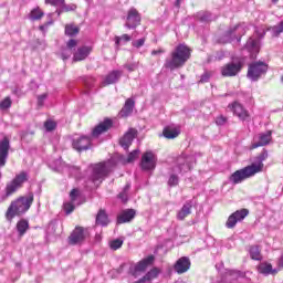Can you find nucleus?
Here are the masks:
<instances>
[{"instance_id": "7c9ffc66", "label": "nucleus", "mask_w": 283, "mask_h": 283, "mask_svg": "<svg viewBox=\"0 0 283 283\" xmlns=\"http://www.w3.org/2000/svg\"><path fill=\"white\" fill-rule=\"evenodd\" d=\"M30 229V223L27 220L22 219L17 223V231L20 237L25 235V232Z\"/></svg>"}, {"instance_id": "49530a36", "label": "nucleus", "mask_w": 283, "mask_h": 283, "mask_svg": "<svg viewBox=\"0 0 283 283\" xmlns=\"http://www.w3.org/2000/svg\"><path fill=\"white\" fill-rule=\"evenodd\" d=\"M138 62H133L130 64H125L126 70H128V72H136V70H138Z\"/></svg>"}, {"instance_id": "052dcab7", "label": "nucleus", "mask_w": 283, "mask_h": 283, "mask_svg": "<svg viewBox=\"0 0 283 283\" xmlns=\"http://www.w3.org/2000/svg\"><path fill=\"white\" fill-rule=\"evenodd\" d=\"M156 54H163V50H154L151 51V55L156 56Z\"/></svg>"}, {"instance_id": "9d476101", "label": "nucleus", "mask_w": 283, "mask_h": 283, "mask_svg": "<svg viewBox=\"0 0 283 283\" xmlns=\"http://www.w3.org/2000/svg\"><path fill=\"white\" fill-rule=\"evenodd\" d=\"M149 264H154V255H149L146 259L136 263L135 265H132L129 268L128 273H129V275H133V277H138V273H145V271H147V266H149Z\"/></svg>"}, {"instance_id": "c85d7f7f", "label": "nucleus", "mask_w": 283, "mask_h": 283, "mask_svg": "<svg viewBox=\"0 0 283 283\" xmlns=\"http://www.w3.org/2000/svg\"><path fill=\"white\" fill-rule=\"evenodd\" d=\"M163 134H164L165 138L174 139V138H178V136H180V130H178L177 128H171V127L167 126L166 128H164Z\"/></svg>"}, {"instance_id": "b1692460", "label": "nucleus", "mask_w": 283, "mask_h": 283, "mask_svg": "<svg viewBox=\"0 0 283 283\" xmlns=\"http://www.w3.org/2000/svg\"><path fill=\"white\" fill-rule=\"evenodd\" d=\"M191 209H193V201H186L182 208L177 213V219L185 220L187 216H191Z\"/></svg>"}, {"instance_id": "bf43d9fd", "label": "nucleus", "mask_w": 283, "mask_h": 283, "mask_svg": "<svg viewBox=\"0 0 283 283\" xmlns=\"http://www.w3.org/2000/svg\"><path fill=\"white\" fill-rule=\"evenodd\" d=\"M49 25H52V22H46L45 24L40 25V30H48Z\"/></svg>"}, {"instance_id": "4468645a", "label": "nucleus", "mask_w": 283, "mask_h": 283, "mask_svg": "<svg viewBox=\"0 0 283 283\" xmlns=\"http://www.w3.org/2000/svg\"><path fill=\"white\" fill-rule=\"evenodd\" d=\"M140 25V13H138V10L132 8L128 11L125 28H128V30H134Z\"/></svg>"}, {"instance_id": "6ab92c4d", "label": "nucleus", "mask_w": 283, "mask_h": 283, "mask_svg": "<svg viewBox=\"0 0 283 283\" xmlns=\"http://www.w3.org/2000/svg\"><path fill=\"white\" fill-rule=\"evenodd\" d=\"M85 240V230L83 227H76L69 237V244H81Z\"/></svg>"}, {"instance_id": "58836bf2", "label": "nucleus", "mask_w": 283, "mask_h": 283, "mask_svg": "<svg viewBox=\"0 0 283 283\" xmlns=\"http://www.w3.org/2000/svg\"><path fill=\"white\" fill-rule=\"evenodd\" d=\"M132 185L127 184L124 187V190L118 195V198L122 199V202H127L128 197H127V191H129Z\"/></svg>"}, {"instance_id": "a19ab883", "label": "nucleus", "mask_w": 283, "mask_h": 283, "mask_svg": "<svg viewBox=\"0 0 283 283\" xmlns=\"http://www.w3.org/2000/svg\"><path fill=\"white\" fill-rule=\"evenodd\" d=\"M12 107V99L10 97H6L1 103H0V108L1 109H10Z\"/></svg>"}, {"instance_id": "bb28decb", "label": "nucleus", "mask_w": 283, "mask_h": 283, "mask_svg": "<svg viewBox=\"0 0 283 283\" xmlns=\"http://www.w3.org/2000/svg\"><path fill=\"white\" fill-rule=\"evenodd\" d=\"M120 76H123V72L113 71L106 75L105 80L103 81V85H114V83H118Z\"/></svg>"}, {"instance_id": "7ed1b4c3", "label": "nucleus", "mask_w": 283, "mask_h": 283, "mask_svg": "<svg viewBox=\"0 0 283 283\" xmlns=\"http://www.w3.org/2000/svg\"><path fill=\"white\" fill-rule=\"evenodd\" d=\"M193 156L181 155L177 158L176 165L172 167V174L168 179L169 187H178L180 179L176 174H187V171H191V167H193Z\"/></svg>"}, {"instance_id": "aec40b11", "label": "nucleus", "mask_w": 283, "mask_h": 283, "mask_svg": "<svg viewBox=\"0 0 283 283\" xmlns=\"http://www.w3.org/2000/svg\"><path fill=\"white\" fill-rule=\"evenodd\" d=\"M189 269H191V260H189V258L187 256L180 258L175 264V271L179 275H182V273H187Z\"/></svg>"}, {"instance_id": "4be33fe9", "label": "nucleus", "mask_w": 283, "mask_h": 283, "mask_svg": "<svg viewBox=\"0 0 283 283\" xmlns=\"http://www.w3.org/2000/svg\"><path fill=\"white\" fill-rule=\"evenodd\" d=\"M136 218V210L126 209L117 217V224H125V222H132Z\"/></svg>"}, {"instance_id": "393cba45", "label": "nucleus", "mask_w": 283, "mask_h": 283, "mask_svg": "<svg viewBox=\"0 0 283 283\" xmlns=\"http://www.w3.org/2000/svg\"><path fill=\"white\" fill-rule=\"evenodd\" d=\"M259 273L262 275H276L277 269H273V265L268 262H263L258 266Z\"/></svg>"}, {"instance_id": "1a4fd4ad", "label": "nucleus", "mask_w": 283, "mask_h": 283, "mask_svg": "<svg viewBox=\"0 0 283 283\" xmlns=\"http://www.w3.org/2000/svg\"><path fill=\"white\" fill-rule=\"evenodd\" d=\"M269 66L264 62H254L250 64L248 70V78L252 81H258L262 74H266Z\"/></svg>"}, {"instance_id": "09e8293b", "label": "nucleus", "mask_w": 283, "mask_h": 283, "mask_svg": "<svg viewBox=\"0 0 283 283\" xmlns=\"http://www.w3.org/2000/svg\"><path fill=\"white\" fill-rule=\"evenodd\" d=\"M72 56V50L70 49H64L62 52V59L63 61H67Z\"/></svg>"}, {"instance_id": "338daca9", "label": "nucleus", "mask_w": 283, "mask_h": 283, "mask_svg": "<svg viewBox=\"0 0 283 283\" xmlns=\"http://www.w3.org/2000/svg\"><path fill=\"white\" fill-rule=\"evenodd\" d=\"M179 2H181L182 0H178Z\"/></svg>"}, {"instance_id": "6e6552de", "label": "nucleus", "mask_w": 283, "mask_h": 283, "mask_svg": "<svg viewBox=\"0 0 283 283\" xmlns=\"http://www.w3.org/2000/svg\"><path fill=\"white\" fill-rule=\"evenodd\" d=\"M158 163V157L154 151L148 150L143 154L142 160H140V168L143 171H154L156 169V165Z\"/></svg>"}, {"instance_id": "f8f14e48", "label": "nucleus", "mask_w": 283, "mask_h": 283, "mask_svg": "<svg viewBox=\"0 0 283 283\" xmlns=\"http://www.w3.org/2000/svg\"><path fill=\"white\" fill-rule=\"evenodd\" d=\"M247 216H249V209L243 208L241 210H237L235 212L229 216L226 222L227 229H233L238 224V222H242V220H244Z\"/></svg>"}, {"instance_id": "e433bc0d", "label": "nucleus", "mask_w": 283, "mask_h": 283, "mask_svg": "<svg viewBox=\"0 0 283 283\" xmlns=\"http://www.w3.org/2000/svg\"><path fill=\"white\" fill-rule=\"evenodd\" d=\"M269 158V151L266 150H263L259 156H258V163H253L251 165H261L262 166V169H264V160Z\"/></svg>"}, {"instance_id": "79ce46f5", "label": "nucleus", "mask_w": 283, "mask_h": 283, "mask_svg": "<svg viewBox=\"0 0 283 283\" xmlns=\"http://www.w3.org/2000/svg\"><path fill=\"white\" fill-rule=\"evenodd\" d=\"M125 41V43H128V41H132V36L127 34H123L122 36H116L115 38V44L120 45V42Z\"/></svg>"}, {"instance_id": "69168bd1", "label": "nucleus", "mask_w": 283, "mask_h": 283, "mask_svg": "<svg viewBox=\"0 0 283 283\" xmlns=\"http://www.w3.org/2000/svg\"><path fill=\"white\" fill-rule=\"evenodd\" d=\"M265 34H266V32L263 31L262 34H261V38L264 36Z\"/></svg>"}, {"instance_id": "de8ad7c7", "label": "nucleus", "mask_w": 283, "mask_h": 283, "mask_svg": "<svg viewBox=\"0 0 283 283\" xmlns=\"http://www.w3.org/2000/svg\"><path fill=\"white\" fill-rule=\"evenodd\" d=\"M133 48H143L145 45V38L132 42Z\"/></svg>"}, {"instance_id": "0eeeda50", "label": "nucleus", "mask_w": 283, "mask_h": 283, "mask_svg": "<svg viewBox=\"0 0 283 283\" xmlns=\"http://www.w3.org/2000/svg\"><path fill=\"white\" fill-rule=\"evenodd\" d=\"M247 34V25L245 24H237L233 28H230L220 39L219 43H231L232 41H240L242 36Z\"/></svg>"}, {"instance_id": "5fc2aeb1", "label": "nucleus", "mask_w": 283, "mask_h": 283, "mask_svg": "<svg viewBox=\"0 0 283 283\" xmlns=\"http://www.w3.org/2000/svg\"><path fill=\"white\" fill-rule=\"evenodd\" d=\"M78 44V42L74 39H71L69 42H67V50H72V48H76V45Z\"/></svg>"}, {"instance_id": "864d4df0", "label": "nucleus", "mask_w": 283, "mask_h": 283, "mask_svg": "<svg viewBox=\"0 0 283 283\" xmlns=\"http://www.w3.org/2000/svg\"><path fill=\"white\" fill-rule=\"evenodd\" d=\"M70 198L72 202H75L76 198H78V189H73L70 193Z\"/></svg>"}, {"instance_id": "4d7b16f0", "label": "nucleus", "mask_w": 283, "mask_h": 283, "mask_svg": "<svg viewBox=\"0 0 283 283\" xmlns=\"http://www.w3.org/2000/svg\"><path fill=\"white\" fill-rule=\"evenodd\" d=\"M201 21H211V13L209 12H205L201 17H200Z\"/></svg>"}, {"instance_id": "4c0bfd02", "label": "nucleus", "mask_w": 283, "mask_h": 283, "mask_svg": "<svg viewBox=\"0 0 283 283\" xmlns=\"http://www.w3.org/2000/svg\"><path fill=\"white\" fill-rule=\"evenodd\" d=\"M44 129L45 132H54V129H56V122L52 119H46L44 122Z\"/></svg>"}, {"instance_id": "0e129e2a", "label": "nucleus", "mask_w": 283, "mask_h": 283, "mask_svg": "<svg viewBox=\"0 0 283 283\" xmlns=\"http://www.w3.org/2000/svg\"><path fill=\"white\" fill-rule=\"evenodd\" d=\"M280 0H272V3H277Z\"/></svg>"}, {"instance_id": "20e7f679", "label": "nucleus", "mask_w": 283, "mask_h": 283, "mask_svg": "<svg viewBox=\"0 0 283 283\" xmlns=\"http://www.w3.org/2000/svg\"><path fill=\"white\" fill-rule=\"evenodd\" d=\"M115 166H116V161L114 159L94 164L93 171L90 177L91 182H93L95 187H98L103 182V180H105V177L109 176V171H112V167H115Z\"/></svg>"}, {"instance_id": "6e6d98bb", "label": "nucleus", "mask_w": 283, "mask_h": 283, "mask_svg": "<svg viewBox=\"0 0 283 283\" xmlns=\"http://www.w3.org/2000/svg\"><path fill=\"white\" fill-rule=\"evenodd\" d=\"M216 123H217V125H224V123H227V117L219 116V117H217Z\"/></svg>"}, {"instance_id": "9b49d317", "label": "nucleus", "mask_w": 283, "mask_h": 283, "mask_svg": "<svg viewBox=\"0 0 283 283\" xmlns=\"http://www.w3.org/2000/svg\"><path fill=\"white\" fill-rule=\"evenodd\" d=\"M242 71V62H229L221 67V75L226 77L238 76Z\"/></svg>"}, {"instance_id": "f704fd0d", "label": "nucleus", "mask_w": 283, "mask_h": 283, "mask_svg": "<svg viewBox=\"0 0 283 283\" xmlns=\"http://www.w3.org/2000/svg\"><path fill=\"white\" fill-rule=\"evenodd\" d=\"M158 269H153L150 270L148 273H146L143 279L145 280V282H149L151 280H155V277H158Z\"/></svg>"}, {"instance_id": "a18cd8bd", "label": "nucleus", "mask_w": 283, "mask_h": 283, "mask_svg": "<svg viewBox=\"0 0 283 283\" xmlns=\"http://www.w3.org/2000/svg\"><path fill=\"white\" fill-rule=\"evenodd\" d=\"M84 85L88 90H91V87H94V77L92 76L84 77Z\"/></svg>"}, {"instance_id": "39448f33", "label": "nucleus", "mask_w": 283, "mask_h": 283, "mask_svg": "<svg viewBox=\"0 0 283 283\" xmlns=\"http://www.w3.org/2000/svg\"><path fill=\"white\" fill-rule=\"evenodd\" d=\"M260 171H262V164L247 166L234 171L230 176V182H233V185H240V182L247 180V178L255 176V174H260Z\"/></svg>"}, {"instance_id": "774afa93", "label": "nucleus", "mask_w": 283, "mask_h": 283, "mask_svg": "<svg viewBox=\"0 0 283 283\" xmlns=\"http://www.w3.org/2000/svg\"><path fill=\"white\" fill-rule=\"evenodd\" d=\"M282 81H283V77H282Z\"/></svg>"}, {"instance_id": "ea45409f", "label": "nucleus", "mask_w": 283, "mask_h": 283, "mask_svg": "<svg viewBox=\"0 0 283 283\" xmlns=\"http://www.w3.org/2000/svg\"><path fill=\"white\" fill-rule=\"evenodd\" d=\"M109 247L113 251H118V249H120V247H123V240L115 239V240L111 241Z\"/></svg>"}, {"instance_id": "dca6fc26", "label": "nucleus", "mask_w": 283, "mask_h": 283, "mask_svg": "<svg viewBox=\"0 0 283 283\" xmlns=\"http://www.w3.org/2000/svg\"><path fill=\"white\" fill-rule=\"evenodd\" d=\"M231 112H233L234 116H238L240 120H249V112L244 109V106L238 102H233L228 106Z\"/></svg>"}, {"instance_id": "f3484780", "label": "nucleus", "mask_w": 283, "mask_h": 283, "mask_svg": "<svg viewBox=\"0 0 283 283\" xmlns=\"http://www.w3.org/2000/svg\"><path fill=\"white\" fill-rule=\"evenodd\" d=\"M138 136V130L135 128H129L128 132L119 139V145L123 149H129L132 143H134V138Z\"/></svg>"}, {"instance_id": "37998d69", "label": "nucleus", "mask_w": 283, "mask_h": 283, "mask_svg": "<svg viewBox=\"0 0 283 283\" xmlns=\"http://www.w3.org/2000/svg\"><path fill=\"white\" fill-rule=\"evenodd\" d=\"M140 154V150L135 149L132 153H129L126 163H134L136 158H138V155Z\"/></svg>"}, {"instance_id": "8fccbe9b", "label": "nucleus", "mask_w": 283, "mask_h": 283, "mask_svg": "<svg viewBox=\"0 0 283 283\" xmlns=\"http://www.w3.org/2000/svg\"><path fill=\"white\" fill-rule=\"evenodd\" d=\"M64 211H65L66 216H70V213H72V211H74V203H65Z\"/></svg>"}, {"instance_id": "423d86ee", "label": "nucleus", "mask_w": 283, "mask_h": 283, "mask_svg": "<svg viewBox=\"0 0 283 283\" xmlns=\"http://www.w3.org/2000/svg\"><path fill=\"white\" fill-rule=\"evenodd\" d=\"M29 178H30V176L25 171H21L20 174H18L12 179V181L7 184L6 192L1 197L0 201L3 202L6 200H8V198H10V196H12V193H17V190L21 189L23 187L24 182H28Z\"/></svg>"}, {"instance_id": "f257e3e1", "label": "nucleus", "mask_w": 283, "mask_h": 283, "mask_svg": "<svg viewBox=\"0 0 283 283\" xmlns=\"http://www.w3.org/2000/svg\"><path fill=\"white\" fill-rule=\"evenodd\" d=\"M191 59V49L186 44H179L171 52L170 57H167L164 67L174 72L185 65Z\"/></svg>"}, {"instance_id": "c9c22d12", "label": "nucleus", "mask_w": 283, "mask_h": 283, "mask_svg": "<svg viewBox=\"0 0 283 283\" xmlns=\"http://www.w3.org/2000/svg\"><path fill=\"white\" fill-rule=\"evenodd\" d=\"M43 18V11L41 9H33L30 13V19L32 21H39V19Z\"/></svg>"}, {"instance_id": "cd10ccee", "label": "nucleus", "mask_w": 283, "mask_h": 283, "mask_svg": "<svg viewBox=\"0 0 283 283\" xmlns=\"http://www.w3.org/2000/svg\"><path fill=\"white\" fill-rule=\"evenodd\" d=\"M96 224L99 227H107L109 224V219L107 218V213H105V210H99L96 216Z\"/></svg>"}, {"instance_id": "ddd939ff", "label": "nucleus", "mask_w": 283, "mask_h": 283, "mask_svg": "<svg viewBox=\"0 0 283 283\" xmlns=\"http://www.w3.org/2000/svg\"><path fill=\"white\" fill-rule=\"evenodd\" d=\"M72 147L75 151H87L92 147V138L87 136L74 137Z\"/></svg>"}, {"instance_id": "a878e982", "label": "nucleus", "mask_w": 283, "mask_h": 283, "mask_svg": "<svg viewBox=\"0 0 283 283\" xmlns=\"http://www.w3.org/2000/svg\"><path fill=\"white\" fill-rule=\"evenodd\" d=\"M134 99L128 98L119 112L120 118H127V116H132V113L134 112Z\"/></svg>"}, {"instance_id": "2eb2a0df", "label": "nucleus", "mask_w": 283, "mask_h": 283, "mask_svg": "<svg viewBox=\"0 0 283 283\" xmlns=\"http://www.w3.org/2000/svg\"><path fill=\"white\" fill-rule=\"evenodd\" d=\"M9 154H10V139L8 137H3L0 140V167H6V163H8Z\"/></svg>"}, {"instance_id": "c756f323", "label": "nucleus", "mask_w": 283, "mask_h": 283, "mask_svg": "<svg viewBox=\"0 0 283 283\" xmlns=\"http://www.w3.org/2000/svg\"><path fill=\"white\" fill-rule=\"evenodd\" d=\"M258 43H259L258 40L250 38L247 41L245 48H247V50H249V52L258 54L259 48H260Z\"/></svg>"}, {"instance_id": "72a5a7b5", "label": "nucleus", "mask_w": 283, "mask_h": 283, "mask_svg": "<svg viewBox=\"0 0 283 283\" xmlns=\"http://www.w3.org/2000/svg\"><path fill=\"white\" fill-rule=\"evenodd\" d=\"M270 31L272 32V36H279L283 32V20L279 22L276 25L270 28Z\"/></svg>"}, {"instance_id": "5701e85b", "label": "nucleus", "mask_w": 283, "mask_h": 283, "mask_svg": "<svg viewBox=\"0 0 283 283\" xmlns=\"http://www.w3.org/2000/svg\"><path fill=\"white\" fill-rule=\"evenodd\" d=\"M92 52L91 46H81L77 49V51L73 55V61H85L87 56H90Z\"/></svg>"}, {"instance_id": "13d9d810", "label": "nucleus", "mask_w": 283, "mask_h": 283, "mask_svg": "<svg viewBox=\"0 0 283 283\" xmlns=\"http://www.w3.org/2000/svg\"><path fill=\"white\" fill-rule=\"evenodd\" d=\"M230 275L231 277H240L241 273L238 270H231Z\"/></svg>"}, {"instance_id": "2f4dec72", "label": "nucleus", "mask_w": 283, "mask_h": 283, "mask_svg": "<svg viewBox=\"0 0 283 283\" xmlns=\"http://www.w3.org/2000/svg\"><path fill=\"white\" fill-rule=\"evenodd\" d=\"M81 32V29L74 24H66L65 25V34L66 36H76Z\"/></svg>"}, {"instance_id": "e2e57ef3", "label": "nucleus", "mask_w": 283, "mask_h": 283, "mask_svg": "<svg viewBox=\"0 0 283 283\" xmlns=\"http://www.w3.org/2000/svg\"><path fill=\"white\" fill-rule=\"evenodd\" d=\"M175 6H176L177 8H180V1L176 0Z\"/></svg>"}, {"instance_id": "603ef678", "label": "nucleus", "mask_w": 283, "mask_h": 283, "mask_svg": "<svg viewBox=\"0 0 283 283\" xmlns=\"http://www.w3.org/2000/svg\"><path fill=\"white\" fill-rule=\"evenodd\" d=\"M209 78H211V74L206 72L201 75L199 83H209Z\"/></svg>"}, {"instance_id": "f03ea898", "label": "nucleus", "mask_w": 283, "mask_h": 283, "mask_svg": "<svg viewBox=\"0 0 283 283\" xmlns=\"http://www.w3.org/2000/svg\"><path fill=\"white\" fill-rule=\"evenodd\" d=\"M34 202V193L29 192L24 197H20L15 201L11 202L9 206L6 218L11 222L15 216H22V213H25L32 207V203Z\"/></svg>"}, {"instance_id": "3c124183", "label": "nucleus", "mask_w": 283, "mask_h": 283, "mask_svg": "<svg viewBox=\"0 0 283 283\" xmlns=\"http://www.w3.org/2000/svg\"><path fill=\"white\" fill-rule=\"evenodd\" d=\"M45 3H50V6H63L65 0H45Z\"/></svg>"}, {"instance_id": "473e14b6", "label": "nucleus", "mask_w": 283, "mask_h": 283, "mask_svg": "<svg viewBox=\"0 0 283 283\" xmlns=\"http://www.w3.org/2000/svg\"><path fill=\"white\" fill-rule=\"evenodd\" d=\"M250 255L252 260H262V254L260 253V248L258 245L250 248Z\"/></svg>"}, {"instance_id": "680f3d73", "label": "nucleus", "mask_w": 283, "mask_h": 283, "mask_svg": "<svg viewBox=\"0 0 283 283\" xmlns=\"http://www.w3.org/2000/svg\"><path fill=\"white\" fill-rule=\"evenodd\" d=\"M280 269H283V254L281 255V258L279 259V262H277Z\"/></svg>"}, {"instance_id": "a211bd4d", "label": "nucleus", "mask_w": 283, "mask_h": 283, "mask_svg": "<svg viewBox=\"0 0 283 283\" xmlns=\"http://www.w3.org/2000/svg\"><path fill=\"white\" fill-rule=\"evenodd\" d=\"M271 130L259 134L258 137L254 138V143L251 146V149H258V147H264L271 143Z\"/></svg>"}, {"instance_id": "c03bdc74", "label": "nucleus", "mask_w": 283, "mask_h": 283, "mask_svg": "<svg viewBox=\"0 0 283 283\" xmlns=\"http://www.w3.org/2000/svg\"><path fill=\"white\" fill-rule=\"evenodd\" d=\"M45 101H48V93H43L38 96V107H43L45 105Z\"/></svg>"}, {"instance_id": "412c9836", "label": "nucleus", "mask_w": 283, "mask_h": 283, "mask_svg": "<svg viewBox=\"0 0 283 283\" xmlns=\"http://www.w3.org/2000/svg\"><path fill=\"white\" fill-rule=\"evenodd\" d=\"M113 125L112 119L106 118L102 123H99L92 132V136L94 138H98L101 134H105Z\"/></svg>"}]
</instances>
